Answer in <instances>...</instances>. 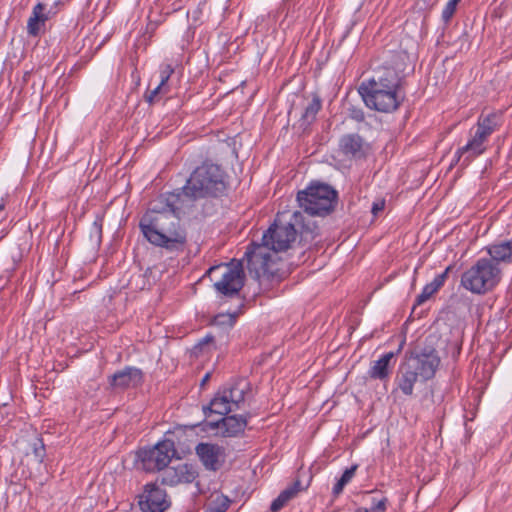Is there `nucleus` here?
Segmentation results:
<instances>
[{
    "mask_svg": "<svg viewBox=\"0 0 512 512\" xmlns=\"http://www.w3.org/2000/svg\"><path fill=\"white\" fill-rule=\"evenodd\" d=\"M197 477V472L192 465L180 464L176 467H168L163 473L162 483L175 486L180 483H192Z\"/></svg>",
    "mask_w": 512,
    "mask_h": 512,
    "instance_id": "15",
    "label": "nucleus"
},
{
    "mask_svg": "<svg viewBox=\"0 0 512 512\" xmlns=\"http://www.w3.org/2000/svg\"><path fill=\"white\" fill-rule=\"evenodd\" d=\"M337 200V191L321 182H312L306 189L297 193L299 206L313 216L330 214L335 209Z\"/></svg>",
    "mask_w": 512,
    "mask_h": 512,
    "instance_id": "4",
    "label": "nucleus"
},
{
    "mask_svg": "<svg viewBox=\"0 0 512 512\" xmlns=\"http://www.w3.org/2000/svg\"><path fill=\"white\" fill-rule=\"evenodd\" d=\"M503 123L502 112H491L479 116L476 130L471 134V139L466 145L459 148L455 153V159L451 165L461 163L466 167L469 163L486 151V141L490 135L497 131Z\"/></svg>",
    "mask_w": 512,
    "mask_h": 512,
    "instance_id": "3",
    "label": "nucleus"
},
{
    "mask_svg": "<svg viewBox=\"0 0 512 512\" xmlns=\"http://www.w3.org/2000/svg\"><path fill=\"white\" fill-rule=\"evenodd\" d=\"M403 361L420 374L421 382L434 378L441 363L437 350L432 346L406 352Z\"/></svg>",
    "mask_w": 512,
    "mask_h": 512,
    "instance_id": "7",
    "label": "nucleus"
},
{
    "mask_svg": "<svg viewBox=\"0 0 512 512\" xmlns=\"http://www.w3.org/2000/svg\"><path fill=\"white\" fill-rule=\"evenodd\" d=\"M427 5L433 6L438 0H423ZM461 0H449L442 10L441 18L445 24H448L454 16L457 5Z\"/></svg>",
    "mask_w": 512,
    "mask_h": 512,
    "instance_id": "25",
    "label": "nucleus"
},
{
    "mask_svg": "<svg viewBox=\"0 0 512 512\" xmlns=\"http://www.w3.org/2000/svg\"><path fill=\"white\" fill-rule=\"evenodd\" d=\"M452 270V266H448L443 273L437 275L433 281L428 283L427 285L430 286L431 290H433L434 293H436L445 283L448 273Z\"/></svg>",
    "mask_w": 512,
    "mask_h": 512,
    "instance_id": "28",
    "label": "nucleus"
},
{
    "mask_svg": "<svg viewBox=\"0 0 512 512\" xmlns=\"http://www.w3.org/2000/svg\"><path fill=\"white\" fill-rule=\"evenodd\" d=\"M247 389L248 383L244 379H241L223 387L221 390L227 396L234 410H237L240 408V404L245 400Z\"/></svg>",
    "mask_w": 512,
    "mask_h": 512,
    "instance_id": "19",
    "label": "nucleus"
},
{
    "mask_svg": "<svg viewBox=\"0 0 512 512\" xmlns=\"http://www.w3.org/2000/svg\"><path fill=\"white\" fill-rule=\"evenodd\" d=\"M358 468V465H352L350 468L346 469L344 473L341 476V480L344 481L346 484L351 481V479L354 477L356 470Z\"/></svg>",
    "mask_w": 512,
    "mask_h": 512,
    "instance_id": "34",
    "label": "nucleus"
},
{
    "mask_svg": "<svg viewBox=\"0 0 512 512\" xmlns=\"http://www.w3.org/2000/svg\"><path fill=\"white\" fill-rule=\"evenodd\" d=\"M173 73H174V68L171 64L163 65V68L161 70L160 83L165 85Z\"/></svg>",
    "mask_w": 512,
    "mask_h": 512,
    "instance_id": "33",
    "label": "nucleus"
},
{
    "mask_svg": "<svg viewBox=\"0 0 512 512\" xmlns=\"http://www.w3.org/2000/svg\"><path fill=\"white\" fill-rule=\"evenodd\" d=\"M212 340H213V338H212V337H205L202 341H200V342L198 343V345H196V346H195V348H194V349L201 348L203 345H205V344H207V343L211 342Z\"/></svg>",
    "mask_w": 512,
    "mask_h": 512,
    "instance_id": "39",
    "label": "nucleus"
},
{
    "mask_svg": "<svg viewBox=\"0 0 512 512\" xmlns=\"http://www.w3.org/2000/svg\"><path fill=\"white\" fill-rule=\"evenodd\" d=\"M143 382V372L136 367H125L109 377V384L114 390L135 388Z\"/></svg>",
    "mask_w": 512,
    "mask_h": 512,
    "instance_id": "13",
    "label": "nucleus"
},
{
    "mask_svg": "<svg viewBox=\"0 0 512 512\" xmlns=\"http://www.w3.org/2000/svg\"><path fill=\"white\" fill-rule=\"evenodd\" d=\"M452 270V266H448L443 273L437 275L433 281L428 283L427 285L430 286L431 290H433L434 293H436L445 283L448 273Z\"/></svg>",
    "mask_w": 512,
    "mask_h": 512,
    "instance_id": "29",
    "label": "nucleus"
},
{
    "mask_svg": "<svg viewBox=\"0 0 512 512\" xmlns=\"http://www.w3.org/2000/svg\"><path fill=\"white\" fill-rule=\"evenodd\" d=\"M196 453L206 469L216 471L221 466L220 458L223 457V449L210 443H199Z\"/></svg>",
    "mask_w": 512,
    "mask_h": 512,
    "instance_id": "17",
    "label": "nucleus"
},
{
    "mask_svg": "<svg viewBox=\"0 0 512 512\" xmlns=\"http://www.w3.org/2000/svg\"><path fill=\"white\" fill-rule=\"evenodd\" d=\"M385 208V200L380 199L373 203L371 212L372 214L377 217L380 212H382Z\"/></svg>",
    "mask_w": 512,
    "mask_h": 512,
    "instance_id": "36",
    "label": "nucleus"
},
{
    "mask_svg": "<svg viewBox=\"0 0 512 512\" xmlns=\"http://www.w3.org/2000/svg\"><path fill=\"white\" fill-rule=\"evenodd\" d=\"M501 279V270L493 260L478 259L461 276V286L473 294L483 295L491 291Z\"/></svg>",
    "mask_w": 512,
    "mask_h": 512,
    "instance_id": "5",
    "label": "nucleus"
},
{
    "mask_svg": "<svg viewBox=\"0 0 512 512\" xmlns=\"http://www.w3.org/2000/svg\"><path fill=\"white\" fill-rule=\"evenodd\" d=\"M355 512H369V510L366 508H358L355 510Z\"/></svg>",
    "mask_w": 512,
    "mask_h": 512,
    "instance_id": "42",
    "label": "nucleus"
},
{
    "mask_svg": "<svg viewBox=\"0 0 512 512\" xmlns=\"http://www.w3.org/2000/svg\"><path fill=\"white\" fill-rule=\"evenodd\" d=\"M232 411H234V408L221 389L211 399L209 405L203 407V412L206 416L208 413H216L224 416Z\"/></svg>",
    "mask_w": 512,
    "mask_h": 512,
    "instance_id": "20",
    "label": "nucleus"
},
{
    "mask_svg": "<svg viewBox=\"0 0 512 512\" xmlns=\"http://www.w3.org/2000/svg\"><path fill=\"white\" fill-rule=\"evenodd\" d=\"M166 491L154 483H148L140 496L139 506L142 512H164L169 507Z\"/></svg>",
    "mask_w": 512,
    "mask_h": 512,
    "instance_id": "11",
    "label": "nucleus"
},
{
    "mask_svg": "<svg viewBox=\"0 0 512 512\" xmlns=\"http://www.w3.org/2000/svg\"><path fill=\"white\" fill-rule=\"evenodd\" d=\"M229 507V500L227 497L218 495L215 500L209 503L204 512H225Z\"/></svg>",
    "mask_w": 512,
    "mask_h": 512,
    "instance_id": "26",
    "label": "nucleus"
},
{
    "mask_svg": "<svg viewBox=\"0 0 512 512\" xmlns=\"http://www.w3.org/2000/svg\"><path fill=\"white\" fill-rule=\"evenodd\" d=\"M247 426V417L241 415H230L222 417L218 421H207L203 423V431L217 430V434L223 437H235L244 432Z\"/></svg>",
    "mask_w": 512,
    "mask_h": 512,
    "instance_id": "10",
    "label": "nucleus"
},
{
    "mask_svg": "<svg viewBox=\"0 0 512 512\" xmlns=\"http://www.w3.org/2000/svg\"><path fill=\"white\" fill-rule=\"evenodd\" d=\"M402 85V78L394 68H384L377 76L371 78L367 82H363L360 86L368 88L399 90Z\"/></svg>",
    "mask_w": 512,
    "mask_h": 512,
    "instance_id": "14",
    "label": "nucleus"
},
{
    "mask_svg": "<svg viewBox=\"0 0 512 512\" xmlns=\"http://www.w3.org/2000/svg\"><path fill=\"white\" fill-rule=\"evenodd\" d=\"M164 86V84L159 82V84L153 90L146 92L145 100L152 104L155 101L156 96L162 92Z\"/></svg>",
    "mask_w": 512,
    "mask_h": 512,
    "instance_id": "32",
    "label": "nucleus"
},
{
    "mask_svg": "<svg viewBox=\"0 0 512 512\" xmlns=\"http://www.w3.org/2000/svg\"><path fill=\"white\" fill-rule=\"evenodd\" d=\"M175 454L174 442L169 439L157 443L152 448L141 449L137 453L143 469L148 472L166 468Z\"/></svg>",
    "mask_w": 512,
    "mask_h": 512,
    "instance_id": "8",
    "label": "nucleus"
},
{
    "mask_svg": "<svg viewBox=\"0 0 512 512\" xmlns=\"http://www.w3.org/2000/svg\"><path fill=\"white\" fill-rule=\"evenodd\" d=\"M339 151L349 159H362L366 157L369 149L368 143L356 133L345 134L339 139Z\"/></svg>",
    "mask_w": 512,
    "mask_h": 512,
    "instance_id": "12",
    "label": "nucleus"
},
{
    "mask_svg": "<svg viewBox=\"0 0 512 512\" xmlns=\"http://www.w3.org/2000/svg\"><path fill=\"white\" fill-rule=\"evenodd\" d=\"M207 274L215 280L214 288L225 297L238 296L244 286V271L241 262H231L229 264H219L210 267Z\"/></svg>",
    "mask_w": 512,
    "mask_h": 512,
    "instance_id": "6",
    "label": "nucleus"
},
{
    "mask_svg": "<svg viewBox=\"0 0 512 512\" xmlns=\"http://www.w3.org/2000/svg\"><path fill=\"white\" fill-rule=\"evenodd\" d=\"M210 377H211V373L210 372L206 373L201 380L200 386L203 387L209 381Z\"/></svg>",
    "mask_w": 512,
    "mask_h": 512,
    "instance_id": "40",
    "label": "nucleus"
},
{
    "mask_svg": "<svg viewBox=\"0 0 512 512\" xmlns=\"http://www.w3.org/2000/svg\"><path fill=\"white\" fill-rule=\"evenodd\" d=\"M394 357L393 352L384 354L379 360L375 361L369 370V376L372 379L383 380L389 377L390 369L389 363Z\"/></svg>",
    "mask_w": 512,
    "mask_h": 512,
    "instance_id": "23",
    "label": "nucleus"
},
{
    "mask_svg": "<svg viewBox=\"0 0 512 512\" xmlns=\"http://www.w3.org/2000/svg\"><path fill=\"white\" fill-rule=\"evenodd\" d=\"M321 107L322 103L320 97L318 95H314L301 117L302 125H310L316 119V115L320 111Z\"/></svg>",
    "mask_w": 512,
    "mask_h": 512,
    "instance_id": "24",
    "label": "nucleus"
},
{
    "mask_svg": "<svg viewBox=\"0 0 512 512\" xmlns=\"http://www.w3.org/2000/svg\"><path fill=\"white\" fill-rule=\"evenodd\" d=\"M359 93L369 108L385 113L395 111L402 101L399 97V90H386L360 86Z\"/></svg>",
    "mask_w": 512,
    "mask_h": 512,
    "instance_id": "9",
    "label": "nucleus"
},
{
    "mask_svg": "<svg viewBox=\"0 0 512 512\" xmlns=\"http://www.w3.org/2000/svg\"><path fill=\"white\" fill-rule=\"evenodd\" d=\"M4 205L0 203V211L3 210Z\"/></svg>",
    "mask_w": 512,
    "mask_h": 512,
    "instance_id": "43",
    "label": "nucleus"
},
{
    "mask_svg": "<svg viewBox=\"0 0 512 512\" xmlns=\"http://www.w3.org/2000/svg\"><path fill=\"white\" fill-rule=\"evenodd\" d=\"M350 117L358 122H362L365 119L364 112L358 108H352L350 110Z\"/></svg>",
    "mask_w": 512,
    "mask_h": 512,
    "instance_id": "37",
    "label": "nucleus"
},
{
    "mask_svg": "<svg viewBox=\"0 0 512 512\" xmlns=\"http://www.w3.org/2000/svg\"><path fill=\"white\" fill-rule=\"evenodd\" d=\"M56 13L52 8L46 12V5L38 3L34 6L32 15L28 19L27 31L29 35L37 36L40 32V26Z\"/></svg>",
    "mask_w": 512,
    "mask_h": 512,
    "instance_id": "18",
    "label": "nucleus"
},
{
    "mask_svg": "<svg viewBox=\"0 0 512 512\" xmlns=\"http://www.w3.org/2000/svg\"><path fill=\"white\" fill-rule=\"evenodd\" d=\"M307 239L314 238L313 231L304 222L300 211H295L289 221L283 222L277 215L274 223L262 236V243H252L247 247V269L251 277L258 281H280L279 264L274 259V253L283 252L291 248L297 236Z\"/></svg>",
    "mask_w": 512,
    "mask_h": 512,
    "instance_id": "2",
    "label": "nucleus"
},
{
    "mask_svg": "<svg viewBox=\"0 0 512 512\" xmlns=\"http://www.w3.org/2000/svg\"><path fill=\"white\" fill-rule=\"evenodd\" d=\"M301 490V483L296 480L292 486L283 490L270 505L271 512H279Z\"/></svg>",
    "mask_w": 512,
    "mask_h": 512,
    "instance_id": "21",
    "label": "nucleus"
},
{
    "mask_svg": "<svg viewBox=\"0 0 512 512\" xmlns=\"http://www.w3.org/2000/svg\"><path fill=\"white\" fill-rule=\"evenodd\" d=\"M417 382H421L420 374L404 361L401 362L395 377L397 388L400 389L405 396H411L414 391V385Z\"/></svg>",
    "mask_w": 512,
    "mask_h": 512,
    "instance_id": "16",
    "label": "nucleus"
},
{
    "mask_svg": "<svg viewBox=\"0 0 512 512\" xmlns=\"http://www.w3.org/2000/svg\"><path fill=\"white\" fill-rule=\"evenodd\" d=\"M345 485L346 483L344 481H342L341 479L338 480V482L334 485L332 490L334 497H337L342 493Z\"/></svg>",
    "mask_w": 512,
    "mask_h": 512,
    "instance_id": "38",
    "label": "nucleus"
},
{
    "mask_svg": "<svg viewBox=\"0 0 512 512\" xmlns=\"http://www.w3.org/2000/svg\"><path fill=\"white\" fill-rule=\"evenodd\" d=\"M227 188L225 173L213 163L205 162L197 167L182 192L171 194L151 203L142 216L139 227L145 239L154 246L165 248L170 252H183L187 243V231L182 225L176 211L180 209L177 202L181 196L195 201L205 197H218Z\"/></svg>",
    "mask_w": 512,
    "mask_h": 512,
    "instance_id": "1",
    "label": "nucleus"
},
{
    "mask_svg": "<svg viewBox=\"0 0 512 512\" xmlns=\"http://www.w3.org/2000/svg\"><path fill=\"white\" fill-rule=\"evenodd\" d=\"M452 270V266H448L443 273L437 275L433 281L428 283L427 285L430 286L431 290H433L434 293H436L445 283L448 273Z\"/></svg>",
    "mask_w": 512,
    "mask_h": 512,
    "instance_id": "27",
    "label": "nucleus"
},
{
    "mask_svg": "<svg viewBox=\"0 0 512 512\" xmlns=\"http://www.w3.org/2000/svg\"><path fill=\"white\" fill-rule=\"evenodd\" d=\"M388 499L383 497L379 500L373 499V505L371 506V512H385L387 508Z\"/></svg>",
    "mask_w": 512,
    "mask_h": 512,
    "instance_id": "31",
    "label": "nucleus"
},
{
    "mask_svg": "<svg viewBox=\"0 0 512 512\" xmlns=\"http://www.w3.org/2000/svg\"><path fill=\"white\" fill-rule=\"evenodd\" d=\"M488 253L491 256L489 260H493V263L511 262L512 259V242L506 241L500 244L492 245L488 248Z\"/></svg>",
    "mask_w": 512,
    "mask_h": 512,
    "instance_id": "22",
    "label": "nucleus"
},
{
    "mask_svg": "<svg viewBox=\"0 0 512 512\" xmlns=\"http://www.w3.org/2000/svg\"><path fill=\"white\" fill-rule=\"evenodd\" d=\"M435 293L433 290H431L430 286L427 284L424 286L422 292L416 297L414 307L416 305H422L424 302H426L431 296H433Z\"/></svg>",
    "mask_w": 512,
    "mask_h": 512,
    "instance_id": "30",
    "label": "nucleus"
},
{
    "mask_svg": "<svg viewBox=\"0 0 512 512\" xmlns=\"http://www.w3.org/2000/svg\"><path fill=\"white\" fill-rule=\"evenodd\" d=\"M215 322L219 324L227 322L229 326H232L234 323V316L231 314H219L215 317Z\"/></svg>",
    "mask_w": 512,
    "mask_h": 512,
    "instance_id": "35",
    "label": "nucleus"
},
{
    "mask_svg": "<svg viewBox=\"0 0 512 512\" xmlns=\"http://www.w3.org/2000/svg\"><path fill=\"white\" fill-rule=\"evenodd\" d=\"M93 225H94V227H95V229H96L97 233H98V234H99V236H100V235H101V232H102V226H101V224H98L97 222H94V224H93Z\"/></svg>",
    "mask_w": 512,
    "mask_h": 512,
    "instance_id": "41",
    "label": "nucleus"
}]
</instances>
